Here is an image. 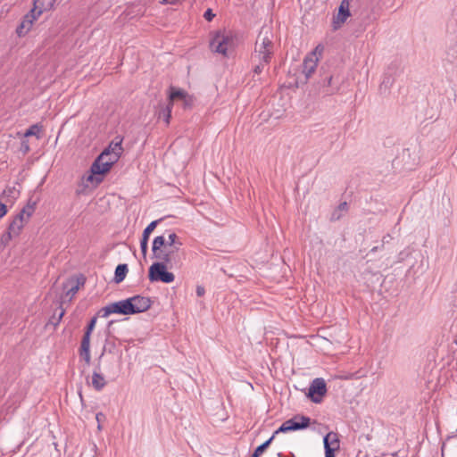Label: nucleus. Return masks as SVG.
<instances>
[{
    "instance_id": "f257e3e1",
    "label": "nucleus",
    "mask_w": 457,
    "mask_h": 457,
    "mask_svg": "<svg viewBox=\"0 0 457 457\" xmlns=\"http://www.w3.org/2000/svg\"><path fill=\"white\" fill-rule=\"evenodd\" d=\"M165 245L164 237H155L153 241V257L159 262H154L149 268L148 278L152 282L171 283L175 279L173 273L167 270V264L172 260L173 250L165 251L162 249Z\"/></svg>"
},
{
    "instance_id": "f03ea898",
    "label": "nucleus",
    "mask_w": 457,
    "mask_h": 457,
    "mask_svg": "<svg viewBox=\"0 0 457 457\" xmlns=\"http://www.w3.org/2000/svg\"><path fill=\"white\" fill-rule=\"evenodd\" d=\"M273 33L269 27H262L255 42L254 57L269 64L273 54Z\"/></svg>"
},
{
    "instance_id": "7ed1b4c3",
    "label": "nucleus",
    "mask_w": 457,
    "mask_h": 457,
    "mask_svg": "<svg viewBox=\"0 0 457 457\" xmlns=\"http://www.w3.org/2000/svg\"><path fill=\"white\" fill-rule=\"evenodd\" d=\"M235 46L234 37L231 32L226 30L216 31L211 41L210 48L212 52L227 56L228 53Z\"/></svg>"
},
{
    "instance_id": "20e7f679",
    "label": "nucleus",
    "mask_w": 457,
    "mask_h": 457,
    "mask_svg": "<svg viewBox=\"0 0 457 457\" xmlns=\"http://www.w3.org/2000/svg\"><path fill=\"white\" fill-rule=\"evenodd\" d=\"M96 317H93L88 325L87 326L86 331L83 335L80 348H79V355L85 360V361L89 364L91 361L90 355V337L96 327Z\"/></svg>"
},
{
    "instance_id": "39448f33",
    "label": "nucleus",
    "mask_w": 457,
    "mask_h": 457,
    "mask_svg": "<svg viewBox=\"0 0 457 457\" xmlns=\"http://www.w3.org/2000/svg\"><path fill=\"white\" fill-rule=\"evenodd\" d=\"M131 303L128 298L104 306L101 309L100 313L102 317L106 318L112 313L129 315L131 314Z\"/></svg>"
},
{
    "instance_id": "423d86ee",
    "label": "nucleus",
    "mask_w": 457,
    "mask_h": 457,
    "mask_svg": "<svg viewBox=\"0 0 457 457\" xmlns=\"http://www.w3.org/2000/svg\"><path fill=\"white\" fill-rule=\"evenodd\" d=\"M310 425V418L301 416L299 418L290 419L286 420L282 425L274 432V436L278 433H285L305 428Z\"/></svg>"
},
{
    "instance_id": "0eeeda50",
    "label": "nucleus",
    "mask_w": 457,
    "mask_h": 457,
    "mask_svg": "<svg viewBox=\"0 0 457 457\" xmlns=\"http://www.w3.org/2000/svg\"><path fill=\"white\" fill-rule=\"evenodd\" d=\"M322 51L323 47L321 46H318L304 58L303 63V73L306 79H309L315 71L319 62V57L317 54L318 53L320 54Z\"/></svg>"
},
{
    "instance_id": "6e6552de",
    "label": "nucleus",
    "mask_w": 457,
    "mask_h": 457,
    "mask_svg": "<svg viewBox=\"0 0 457 457\" xmlns=\"http://www.w3.org/2000/svg\"><path fill=\"white\" fill-rule=\"evenodd\" d=\"M327 393V386L323 378H318L312 380L309 387L308 396L313 403H319Z\"/></svg>"
},
{
    "instance_id": "1a4fd4ad",
    "label": "nucleus",
    "mask_w": 457,
    "mask_h": 457,
    "mask_svg": "<svg viewBox=\"0 0 457 457\" xmlns=\"http://www.w3.org/2000/svg\"><path fill=\"white\" fill-rule=\"evenodd\" d=\"M106 155V153H102L93 162L91 166L92 175L88 176V180H92L94 175L102 176L110 170L112 167V162H108L109 161H105Z\"/></svg>"
},
{
    "instance_id": "9d476101",
    "label": "nucleus",
    "mask_w": 457,
    "mask_h": 457,
    "mask_svg": "<svg viewBox=\"0 0 457 457\" xmlns=\"http://www.w3.org/2000/svg\"><path fill=\"white\" fill-rule=\"evenodd\" d=\"M325 457H335V452L339 450L340 443L337 433L329 432L324 438Z\"/></svg>"
},
{
    "instance_id": "9b49d317",
    "label": "nucleus",
    "mask_w": 457,
    "mask_h": 457,
    "mask_svg": "<svg viewBox=\"0 0 457 457\" xmlns=\"http://www.w3.org/2000/svg\"><path fill=\"white\" fill-rule=\"evenodd\" d=\"M40 15H37V11L36 9H31L29 13H27L21 24L18 26L16 32L19 37L25 36L31 29L34 21L39 17Z\"/></svg>"
},
{
    "instance_id": "f8f14e48",
    "label": "nucleus",
    "mask_w": 457,
    "mask_h": 457,
    "mask_svg": "<svg viewBox=\"0 0 457 457\" xmlns=\"http://www.w3.org/2000/svg\"><path fill=\"white\" fill-rule=\"evenodd\" d=\"M129 301L132 307L131 314L144 312L151 307V300L148 297L136 295L129 298Z\"/></svg>"
},
{
    "instance_id": "ddd939ff",
    "label": "nucleus",
    "mask_w": 457,
    "mask_h": 457,
    "mask_svg": "<svg viewBox=\"0 0 457 457\" xmlns=\"http://www.w3.org/2000/svg\"><path fill=\"white\" fill-rule=\"evenodd\" d=\"M349 7V0H342L338 8V13L334 18L333 21L335 29H338L343 23H345L347 18L351 15Z\"/></svg>"
},
{
    "instance_id": "4468645a",
    "label": "nucleus",
    "mask_w": 457,
    "mask_h": 457,
    "mask_svg": "<svg viewBox=\"0 0 457 457\" xmlns=\"http://www.w3.org/2000/svg\"><path fill=\"white\" fill-rule=\"evenodd\" d=\"M178 100L182 102L185 108L191 106L193 103V98L186 91L170 87L169 102L173 104V102Z\"/></svg>"
},
{
    "instance_id": "2eb2a0df",
    "label": "nucleus",
    "mask_w": 457,
    "mask_h": 457,
    "mask_svg": "<svg viewBox=\"0 0 457 457\" xmlns=\"http://www.w3.org/2000/svg\"><path fill=\"white\" fill-rule=\"evenodd\" d=\"M162 236L164 237L165 245L162 249L165 251L173 250V253L179 250L182 242L175 232L169 231L167 237L164 235Z\"/></svg>"
},
{
    "instance_id": "dca6fc26",
    "label": "nucleus",
    "mask_w": 457,
    "mask_h": 457,
    "mask_svg": "<svg viewBox=\"0 0 457 457\" xmlns=\"http://www.w3.org/2000/svg\"><path fill=\"white\" fill-rule=\"evenodd\" d=\"M159 220H154L148 224V226L144 229L142 238L140 240V248L141 252L144 255L146 254L148 249V239L150 238V234L156 228Z\"/></svg>"
},
{
    "instance_id": "f3484780",
    "label": "nucleus",
    "mask_w": 457,
    "mask_h": 457,
    "mask_svg": "<svg viewBox=\"0 0 457 457\" xmlns=\"http://www.w3.org/2000/svg\"><path fill=\"white\" fill-rule=\"evenodd\" d=\"M28 223V220L22 218V215H16L12 222L9 225L8 229L10 230V234H12L18 237L25 226Z\"/></svg>"
},
{
    "instance_id": "a211bd4d",
    "label": "nucleus",
    "mask_w": 457,
    "mask_h": 457,
    "mask_svg": "<svg viewBox=\"0 0 457 457\" xmlns=\"http://www.w3.org/2000/svg\"><path fill=\"white\" fill-rule=\"evenodd\" d=\"M56 0H34V9L37 11V15L43 12L50 11L54 7Z\"/></svg>"
},
{
    "instance_id": "6ab92c4d",
    "label": "nucleus",
    "mask_w": 457,
    "mask_h": 457,
    "mask_svg": "<svg viewBox=\"0 0 457 457\" xmlns=\"http://www.w3.org/2000/svg\"><path fill=\"white\" fill-rule=\"evenodd\" d=\"M37 204V199L29 198L27 204L21 209L18 215H22V218L29 221L35 212Z\"/></svg>"
},
{
    "instance_id": "aec40b11",
    "label": "nucleus",
    "mask_w": 457,
    "mask_h": 457,
    "mask_svg": "<svg viewBox=\"0 0 457 457\" xmlns=\"http://www.w3.org/2000/svg\"><path fill=\"white\" fill-rule=\"evenodd\" d=\"M91 385L96 391H101L105 386V378L99 370H94Z\"/></svg>"
},
{
    "instance_id": "412c9836",
    "label": "nucleus",
    "mask_w": 457,
    "mask_h": 457,
    "mask_svg": "<svg viewBox=\"0 0 457 457\" xmlns=\"http://www.w3.org/2000/svg\"><path fill=\"white\" fill-rule=\"evenodd\" d=\"M128 270L129 269L127 264H119L115 269L114 281L116 283L122 282L126 278Z\"/></svg>"
},
{
    "instance_id": "4be33fe9",
    "label": "nucleus",
    "mask_w": 457,
    "mask_h": 457,
    "mask_svg": "<svg viewBox=\"0 0 457 457\" xmlns=\"http://www.w3.org/2000/svg\"><path fill=\"white\" fill-rule=\"evenodd\" d=\"M348 205L346 202L341 203L337 208L331 213L330 220L333 221L338 220L347 212Z\"/></svg>"
},
{
    "instance_id": "5701e85b",
    "label": "nucleus",
    "mask_w": 457,
    "mask_h": 457,
    "mask_svg": "<svg viewBox=\"0 0 457 457\" xmlns=\"http://www.w3.org/2000/svg\"><path fill=\"white\" fill-rule=\"evenodd\" d=\"M19 195L20 190L16 187H7L3 192V196L9 202L14 201Z\"/></svg>"
},
{
    "instance_id": "b1692460",
    "label": "nucleus",
    "mask_w": 457,
    "mask_h": 457,
    "mask_svg": "<svg viewBox=\"0 0 457 457\" xmlns=\"http://www.w3.org/2000/svg\"><path fill=\"white\" fill-rule=\"evenodd\" d=\"M171 108L172 104L169 102L168 105L159 112V118L163 119L166 124L170 123V120L171 117Z\"/></svg>"
},
{
    "instance_id": "393cba45",
    "label": "nucleus",
    "mask_w": 457,
    "mask_h": 457,
    "mask_svg": "<svg viewBox=\"0 0 457 457\" xmlns=\"http://www.w3.org/2000/svg\"><path fill=\"white\" fill-rule=\"evenodd\" d=\"M274 439V435H272L267 441H265L263 444H262L261 445H259L254 453L252 454L251 457H259L264 451L265 449L271 444L272 440Z\"/></svg>"
},
{
    "instance_id": "a878e982",
    "label": "nucleus",
    "mask_w": 457,
    "mask_h": 457,
    "mask_svg": "<svg viewBox=\"0 0 457 457\" xmlns=\"http://www.w3.org/2000/svg\"><path fill=\"white\" fill-rule=\"evenodd\" d=\"M106 150H110L111 154H116L120 157L122 152L121 141L112 143Z\"/></svg>"
},
{
    "instance_id": "bb28decb",
    "label": "nucleus",
    "mask_w": 457,
    "mask_h": 457,
    "mask_svg": "<svg viewBox=\"0 0 457 457\" xmlns=\"http://www.w3.org/2000/svg\"><path fill=\"white\" fill-rule=\"evenodd\" d=\"M40 130H41L40 126H38L37 124H35V125L30 126L27 129V131L25 132L24 136L25 137H31V136L38 137V134H39Z\"/></svg>"
},
{
    "instance_id": "cd10ccee",
    "label": "nucleus",
    "mask_w": 457,
    "mask_h": 457,
    "mask_svg": "<svg viewBox=\"0 0 457 457\" xmlns=\"http://www.w3.org/2000/svg\"><path fill=\"white\" fill-rule=\"evenodd\" d=\"M79 288V282L77 281L76 284H73L68 290H67V293L66 295L68 296H70L71 298L76 295V293L78 292Z\"/></svg>"
},
{
    "instance_id": "c85d7f7f",
    "label": "nucleus",
    "mask_w": 457,
    "mask_h": 457,
    "mask_svg": "<svg viewBox=\"0 0 457 457\" xmlns=\"http://www.w3.org/2000/svg\"><path fill=\"white\" fill-rule=\"evenodd\" d=\"M103 153L107 154L105 161H109L108 162H112V166L119 160V155L116 154H111L110 150H104Z\"/></svg>"
},
{
    "instance_id": "c756f323",
    "label": "nucleus",
    "mask_w": 457,
    "mask_h": 457,
    "mask_svg": "<svg viewBox=\"0 0 457 457\" xmlns=\"http://www.w3.org/2000/svg\"><path fill=\"white\" fill-rule=\"evenodd\" d=\"M12 237H16V236L10 234V230L8 229L6 233L2 235L1 242L6 245Z\"/></svg>"
},
{
    "instance_id": "7c9ffc66",
    "label": "nucleus",
    "mask_w": 457,
    "mask_h": 457,
    "mask_svg": "<svg viewBox=\"0 0 457 457\" xmlns=\"http://www.w3.org/2000/svg\"><path fill=\"white\" fill-rule=\"evenodd\" d=\"M265 65L267 64L262 61H259V63L254 67L253 71L257 74L261 73L263 71Z\"/></svg>"
},
{
    "instance_id": "2f4dec72",
    "label": "nucleus",
    "mask_w": 457,
    "mask_h": 457,
    "mask_svg": "<svg viewBox=\"0 0 457 457\" xmlns=\"http://www.w3.org/2000/svg\"><path fill=\"white\" fill-rule=\"evenodd\" d=\"M204 17L208 21H211L212 20V18L214 17V13L212 12V11L211 9H207L204 14Z\"/></svg>"
},
{
    "instance_id": "473e14b6",
    "label": "nucleus",
    "mask_w": 457,
    "mask_h": 457,
    "mask_svg": "<svg viewBox=\"0 0 457 457\" xmlns=\"http://www.w3.org/2000/svg\"><path fill=\"white\" fill-rule=\"evenodd\" d=\"M97 424H102L105 420V415L103 412H98L96 415Z\"/></svg>"
},
{
    "instance_id": "72a5a7b5",
    "label": "nucleus",
    "mask_w": 457,
    "mask_h": 457,
    "mask_svg": "<svg viewBox=\"0 0 457 457\" xmlns=\"http://www.w3.org/2000/svg\"><path fill=\"white\" fill-rule=\"evenodd\" d=\"M195 292H196L197 296L201 297L204 295L205 289L203 286H197Z\"/></svg>"
},
{
    "instance_id": "f704fd0d",
    "label": "nucleus",
    "mask_w": 457,
    "mask_h": 457,
    "mask_svg": "<svg viewBox=\"0 0 457 457\" xmlns=\"http://www.w3.org/2000/svg\"><path fill=\"white\" fill-rule=\"evenodd\" d=\"M332 80H333V77L332 76L327 77L324 79L323 85L331 87L333 86Z\"/></svg>"
},
{
    "instance_id": "c9c22d12",
    "label": "nucleus",
    "mask_w": 457,
    "mask_h": 457,
    "mask_svg": "<svg viewBox=\"0 0 457 457\" xmlns=\"http://www.w3.org/2000/svg\"><path fill=\"white\" fill-rule=\"evenodd\" d=\"M7 212L6 205L0 203V219L4 217Z\"/></svg>"
},
{
    "instance_id": "e433bc0d",
    "label": "nucleus",
    "mask_w": 457,
    "mask_h": 457,
    "mask_svg": "<svg viewBox=\"0 0 457 457\" xmlns=\"http://www.w3.org/2000/svg\"><path fill=\"white\" fill-rule=\"evenodd\" d=\"M392 84V81L390 80V79H385L380 86V87L382 88V87H388L390 85Z\"/></svg>"
},
{
    "instance_id": "4c0bfd02",
    "label": "nucleus",
    "mask_w": 457,
    "mask_h": 457,
    "mask_svg": "<svg viewBox=\"0 0 457 457\" xmlns=\"http://www.w3.org/2000/svg\"><path fill=\"white\" fill-rule=\"evenodd\" d=\"M337 90H338V87H336L330 93L332 94L333 92L337 91Z\"/></svg>"
},
{
    "instance_id": "58836bf2",
    "label": "nucleus",
    "mask_w": 457,
    "mask_h": 457,
    "mask_svg": "<svg viewBox=\"0 0 457 457\" xmlns=\"http://www.w3.org/2000/svg\"><path fill=\"white\" fill-rule=\"evenodd\" d=\"M102 424H97V428L100 430L102 428L101 427Z\"/></svg>"
},
{
    "instance_id": "ea45409f",
    "label": "nucleus",
    "mask_w": 457,
    "mask_h": 457,
    "mask_svg": "<svg viewBox=\"0 0 457 457\" xmlns=\"http://www.w3.org/2000/svg\"><path fill=\"white\" fill-rule=\"evenodd\" d=\"M64 312H62L61 314H60V319L63 316Z\"/></svg>"
}]
</instances>
